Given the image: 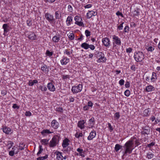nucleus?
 <instances>
[{"label": "nucleus", "instance_id": "obj_1", "mask_svg": "<svg viewBox=\"0 0 160 160\" xmlns=\"http://www.w3.org/2000/svg\"><path fill=\"white\" fill-rule=\"evenodd\" d=\"M133 140L130 139L123 146L124 151L123 152V156L127 155V153L130 154L132 152L133 148Z\"/></svg>", "mask_w": 160, "mask_h": 160}, {"label": "nucleus", "instance_id": "obj_2", "mask_svg": "<svg viewBox=\"0 0 160 160\" xmlns=\"http://www.w3.org/2000/svg\"><path fill=\"white\" fill-rule=\"evenodd\" d=\"M134 58L137 62H141L144 58V56L142 52L138 51L135 52Z\"/></svg>", "mask_w": 160, "mask_h": 160}, {"label": "nucleus", "instance_id": "obj_3", "mask_svg": "<svg viewBox=\"0 0 160 160\" xmlns=\"http://www.w3.org/2000/svg\"><path fill=\"white\" fill-rule=\"evenodd\" d=\"M59 142V137L57 135L54 136L49 143V146L53 148L56 146Z\"/></svg>", "mask_w": 160, "mask_h": 160}, {"label": "nucleus", "instance_id": "obj_4", "mask_svg": "<svg viewBox=\"0 0 160 160\" xmlns=\"http://www.w3.org/2000/svg\"><path fill=\"white\" fill-rule=\"evenodd\" d=\"M97 56L100 57L97 61L98 63L105 62L106 61V58L104 57V55L102 52H98L97 53Z\"/></svg>", "mask_w": 160, "mask_h": 160}, {"label": "nucleus", "instance_id": "obj_5", "mask_svg": "<svg viewBox=\"0 0 160 160\" xmlns=\"http://www.w3.org/2000/svg\"><path fill=\"white\" fill-rule=\"evenodd\" d=\"M82 89V85L79 84L78 86H73L72 88V91L73 93H76L80 92Z\"/></svg>", "mask_w": 160, "mask_h": 160}, {"label": "nucleus", "instance_id": "obj_6", "mask_svg": "<svg viewBox=\"0 0 160 160\" xmlns=\"http://www.w3.org/2000/svg\"><path fill=\"white\" fill-rule=\"evenodd\" d=\"M112 39L113 44H115L118 46H120L121 45V40L118 36L116 35L113 36Z\"/></svg>", "mask_w": 160, "mask_h": 160}, {"label": "nucleus", "instance_id": "obj_7", "mask_svg": "<svg viewBox=\"0 0 160 160\" xmlns=\"http://www.w3.org/2000/svg\"><path fill=\"white\" fill-rule=\"evenodd\" d=\"M45 17L47 20L50 22H55V19L54 18L53 15L50 13H47L45 14Z\"/></svg>", "mask_w": 160, "mask_h": 160}, {"label": "nucleus", "instance_id": "obj_8", "mask_svg": "<svg viewBox=\"0 0 160 160\" xmlns=\"http://www.w3.org/2000/svg\"><path fill=\"white\" fill-rule=\"evenodd\" d=\"M102 42L103 44L107 47H109L110 45V41L109 39L107 38H103L102 39Z\"/></svg>", "mask_w": 160, "mask_h": 160}, {"label": "nucleus", "instance_id": "obj_9", "mask_svg": "<svg viewBox=\"0 0 160 160\" xmlns=\"http://www.w3.org/2000/svg\"><path fill=\"white\" fill-rule=\"evenodd\" d=\"M142 131L141 132V134L143 135H148L150 134V129L149 127H145L142 128Z\"/></svg>", "mask_w": 160, "mask_h": 160}, {"label": "nucleus", "instance_id": "obj_10", "mask_svg": "<svg viewBox=\"0 0 160 160\" xmlns=\"http://www.w3.org/2000/svg\"><path fill=\"white\" fill-rule=\"evenodd\" d=\"M55 154L56 155V160H63L62 152L57 151L55 152Z\"/></svg>", "mask_w": 160, "mask_h": 160}, {"label": "nucleus", "instance_id": "obj_11", "mask_svg": "<svg viewBox=\"0 0 160 160\" xmlns=\"http://www.w3.org/2000/svg\"><path fill=\"white\" fill-rule=\"evenodd\" d=\"M58 122L55 120H53L51 123V127L54 129H56L58 128L59 127Z\"/></svg>", "mask_w": 160, "mask_h": 160}, {"label": "nucleus", "instance_id": "obj_12", "mask_svg": "<svg viewBox=\"0 0 160 160\" xmlns=\"http://www.w3.org/2000/svg\"><path fill=\"white\" fill-rule=\"evenodd\" d=\"M69 59L67 57L63 56V58L60 60V62L62 65H66L69 62Z\"/></svg>", "mask_w": 160, "mask_h": 160}, {"label": "nucleus", "instance_id": "obj_13", "mask_svg": "<svg viewBox=\"0 0 160 160\" xmlns=\"http://www.w3.org/2000/svg\"><path fill=\"white\" fill-rule=\"evenodd\" d=\"M47 87L49 90L52 92L55 91L56 88L53 85L52 82H49L47 84Z\"/></svg>", "mask_w": 160, "mask_h": 160}, {"label": "nucleus", "instance_id": "obj_14", "mask_svg": "<svg viewBox=\"0 0 160 160\" xmlns=\"http://www.w3.org/2000/svg\"><path fill=\"white\" fill-rule=\"evenodd\" d=\"M96 135V133L95 131L94 130L92 131L88 137V139L89 140H92L95 137Z\"/></svg>", "mask_w": 160, "mask_h": 160}, {"label": "nucleus", "instance_id": "obj_15", "mask_svg": "<svg viewBox=\"0 0 160 160\" xmlns=\"http://www.w3.org/2000/svg\"><path fill=\"white\" fill-rule=\"evenodd\" d=\"M69 142V139L67 138H65L63 141L62 146L63 148H66L69 145L68 142Z\"/></svg>", "mask_w": 160, "mask_h": 160}, {"label": "nucleus", "instance_id": "obj_16", "mask_svg": "<svg viewBox=\"0 0 160 160\" xmlns=\"http://www.w3.org/2000/svg\"><path fill=\"white\" fill-rule=\"evenodd\" d=\"M85 122L84 120H82L79 121L78 123V127L82 129L84 128V124Z\"/></svg>", "mask_w": 160, "mask_h": 160}, {"label": "nucleus", "instance_id": "obj_17", "mask_svg": "<svg viewBox=\"0 0 160 160\" xmlns=\"http://www.w3.org/2000/svg\"><path fill=\"white\" fill-rule=\"evenodd\" d=\"M3 131L4 132L7 134L12 133L11 129L6 127H4L3 128Z\"/></svg>", "mask_w": 160, "mask_h": 160}, {"label": "nucleus", "instance_id": "obj_18", "mask_svg": "<svg viewBox=\"0 0 160 160\" xmlns=\"http://www.w3.org/2000/svg\"><path fill=\"white\" fill-rule=\"evenodd\" d=\"M28 35V38L31 40H35L36 38V34L32 32H30V33Z\"/></svg>", "mask_w": 160, "mask_h": 160}, {"label": "nucleus", "instance_id": "obj_19", "mask_svg": "<svg viewBox=\"0 0 160 160\" xmlns=\"http://www.w3.org/2000/svg\"><path fill=\"white\" fill-rule=\"evenodd\" d=\"M2 28L4 29V33H7L10 30L9 27L7 24H4L3 25Z\"/></svg>", "mask_w": 160, "mask_h": 160}, {"label": "nucleus", "instance_id": "obj_20", "mask_svg": "<svg viewBox=\"0 0 160 160\" xmlns=\"http://www.w3.org/2000/svg\"><path fill=\"white\" fill-rule=\"evenodd\" d=\"M89 126L91 127H89V128H92L94 124V118L93 117L92 118L89 120Z\"/></svg>", "mask_w": 160, "mask_h": 160}, {"label": "nucleus", "instance_id": "obj_21", "mask_svg": "<svg viewBox=\"0 0 160 160\" xmlns=\"http://www.w3.org/2000/svg\"><path fill=\"white\" fill-rule=\"evenodd\" d=\"M38 82V81L37 80L35 79L33 80H30L28 82V85L30 86H32L34 84L37 83Z\"/></svg>", "mask_w": 160, "mask_h": 160}, {"label": "nucleus", "instance_id": "obj_22", "mask_svg": "<svg viewBox=\"0 0 160 160\" xmlns=\"http://www.w3.org/2000/svg\"><path fill=\"white\" fill-rule=\"evenodd\" d=\"M72 21V16H68L66 20L67 25L68 26L71 24V22Z\"/></svg>", "mask_w": 160, "mask_h": 160}, {"label": "nucleus", "instance_id": "obj_23", "mask_svg": "<svg viewBox=\"0 0 160 160\" xmlns=\"http://www.w3.org/2000/svg\"><path fill=\"white\" fill-rule=\"evenodd\" d=\"M49 139H41L40 141L42 144L46 145L49 143Z\"/></svg>", "mask_w": 160, "mask_h": 160}, {"label": "nucleus", "instance_id": "obj_24", "mask_svg": "<svg viewBox=\"0 0 160 160\" xmlns=\"http://www.w3.org/2000/svg\"><path fill=\"white\" fill-rule=\"evenodd\" d=\"M41 133L43 136H45L46 133L50 134L52 133V132H50V130L48 129H44L43 130Z\"/></svg>", "mask_w": 160, "mask_h": 160}, {"label": "nucleus", "instance_id": "obj_25", "mask_svg": "<svg viewBox=\"0 0 160 160\" xmlns=\"http://www.w3.org/2000/svg\"><path fill=\"white\" fill-rule=\"evenodd\" d=\"M154 88L152 85H149L146 87V91L147 92H151L153 90Z\"/></svg>", "mask_w": 160, "mask_h": 160}, {"label": "nucleus", "instance_id": "obj_26", "mask_svg": "<svg viewBox=\"0 0 160 160\" xmlns=\"http://www.w3.org/2000/svg\"><path fill=\"white\" fill-rule=\"evenodd\" d=\"M146 48L148 51L151 52H152L154 50V48L153 47L149 46V45L146 46Z\"/></svg>", "mask_w": 160, "mask_h": 160}, {"label": "nucleus", "instance_id": "obj_27", "mask_svg": "<svg viewBox=\"0 0 160 160\" xmlns=\"http://www.w3.org/2000/svg\"><path fill=\"white\" fill-rule=\"evenodd\" d=\"M114 148L115 150L118 152L120 149L122 148V146L119 144H117L115 145Z\"/></svg>", "mask_w": 160, "mask_h": 160}, {"label": "nucleus", "instance_id": "obj_28", "mask_svg": "<svg viewBox=\"0 0 160 160\" xmlns=\"http://www.w3.org/2000/svg\"><path fill=\"white\" fill-rule=\"evenodd\" d=\"M88 46L89 44L86 42H83L82 43L81 45L82 48L86 50L89 48Z\"/></svg>", "mask_w": 160, "mask_h": 160}, {"label": "nucleus", "instance_id": "obj_29", "mask_svg": "<svg viewBox=\"0 0 160 160\" xmlns=\"http://www.w3.org/2000/svg\"><path fill=\"white\" fill-rule=\"evenodd\" d=\"M154 156V154L151 152H149L147 153V157L148 159H151L153 158Z\"/></svg>", "mask_w": 160, "mask_h": 160}, {"label": "nucleus", "instance_id": "obj_30", "mask_svg": "<svg viewBox=\"0 0 160 160\" xmlns=\"http://www.w3.org/2000/svg\"><path fill=\"white\" fill-rule=\"evenodd\" d=\"M150 111L149 109H145L144 111V113L145 116L148 117L150 115Z\"/></svg>", "mask_w": 160, "mask_h": 160}, {"label": "nucleus", "instance_id": "obj_31", "mask_svg": "<svg viewBox=\"0 0 160 160\" xmlns=\"http://www.w3.org/2000/svg\"><path fill=\"white\" fill-rule=\"evenodd\" d=\"M41 70L44 72H48V71L47 66L46 65H44L41 67Z\"/></svg>", "mask_w": 160, "mask_h": 160}, {"label": "nucleus", "instance_id": "obj_32", "mask_svg": "<svg viewBox=\"0 0 160 160\" xmlns=\"http://www.w3.org/2000/svg\"><path fill=\"white\" fill-rule=\"evenodd\" d=\"M13 142L11 141H8V142L7 146L8 147V150L10 149L13 145Z\"/></svg>", "mask_w": 160, "mask_h": 160}, {"label": "nucleus", "instance_id": "obj_33", "mask_svg": "<svg viewBox=\"0 0 160 160\" xmlns=\"http://www.w3.org/2000/svg\"><path fill=\"white\" fill-rule=\"evenodd\" d=\"M25 146V144L23 143H20L19 144V145L18 146V149L22 150L26 148Z\"/></svg>", "mask_w": 160, "mask_h": 160}, {"label": "nucleus", "instance_id": "obj_34", "mask_svg": "<svg viewBox=\"0 0 160 160\" xmlns=\"http://www.w3.org/2000/svg\"><path fill=\"white\" fill-rule=\"evenodd\" d=\"M59 39V37H58L56 36H54L52 38V41L55 42H58Z\"/></svg>", "mask_w": 160, "mask_h": 160}, {"label": "nucleus", "instance_id": "obj_35", "mask_svg": "<svg viewBox=\"0 0 160 160\" xmlns=\"http://www.w3.org/2000/svg\"><path fill=\"white\" fill-rule=\"evenodd\" d=\"M156 73L153 72L152 74V77L151 78V80L152 82H154L155 81V80L156 79Z\"/></svg>", "mask_w": 160, "mask_h": 160}, {"label": "nucleus", "instance_id": "obj_36", "mask_svg": "<svg viewBox=\"0 0 160 160\" xmlns=\"http://www.w3.org/2000/svg\"><path fill=\"white\" fill-rule=\"evenodd\" d=\"M48 155H46L45 156L39 157L37 158V160H43L48 158Z\"/></svg>", "mask_w": 160, "mask_h": 160}, {"label": "nucleus", "instance_id": "obj_37", "mask_svg": "<svg viewBox=\"0 0 160 160\" xmlns=\"http://www.w3.org/2000/svg\"><path fill=\"white\" fill-rule=\"evenodd\" d=\"M53 52H50L49 50H48L46 52V54L49 57H50L53 55Z\"/></svg>", "mask_w": 160, "mask_h": 160}, {"label": "nucleus", "instance_id": "obj_38", "mask_svg": "<svg viewBox=\"0 0 160 160\" xmlns=\"http://www.w3.org/2000/svg\"><path fill=\"white\" fill-rule=\"evenodd\" d=\"M93 11H89L87 13V16L88 18H90L93 16Z\"/></svg>", "mask_w": 160, "mask_h": 160}, {"label": "nucleus", "instance_id": "obj_39", "mask_svg": "<svg viewBox=\"0 0 160 160\" xmlns=\"http://www.w3.org/2000/svg\"><path fill=\"white\" fill-rule=\"evenodd\" d=\"M39 150L37 153V155L39 156V154L41 153L43 150V149L42 148V146L41 145H40L39 146Z\"/></svg>", "mask_w": 160, "mask_h": 160}, {"label": "nucleus", "instance_id": "obj_40", "mask_svg": "<svg viewBox=\"0 0 160 160\" xmlns=\"http://www.w3.org/2000/svg\"><path fill=\"white\" fill-rule=\"evenodd\" d=\"M75 24H76L79 26H81L83 27H84V24L82 22H81L80 21H76V22H75Z\"/></svg>", "mask_w": 160, "mask_h": 160}, {"label": "nucleus", "instance_id": "obj_41", "mask_svg": "<svg viewBox=\"0 0 160 160\" xmlns=\"http://www.w3.org/2000/svg\"><path fill=\"white\" fill-rule=\"evenodd\" d=\"M39 89L42 91H45L47 90V88L46 87H43L42 86H40L39 87Z\"/></svg>", "mask_w": 160, "mask_h": 160}, {"label": "nucleus", "instance_id": "obj_42", "mask_svg": "<svg viewBox=\"0 0 160 160\" xmlns=\"http://www.w3.org/2000/svg\"><path fill=\"white\" fill-rule=\"evenodd\" d=\"M85 33L87 37L90 36L91 35V32L89 31L88 30H86L85 31Z\"/></svg>", "mask_w": 160, "mask_h": 160}, {"label": "nucleus", "instance_id": "obj_43", "mask_svg": "<svg viewBox=\"0 0 160 160\" xmlns=\"http://www.w3.org/2000/svg\"><path fill=\"white\" fill-rule=\"evenodd\" d=\"M69 38L71 40H73L74 39V35L73 33H71L68 35Z\"/></svg>", "mask_w": 160, "mask_h": 160}, {"label": "nucleus", "instance_id": "obj_44", "mask_svg": "<svg viewBox=\"0 0 160 160\" xmlns=\"http://www.w3.org/2000/svg\"><path fill=\"white\" fill-rule=\"evenodd\" d=\"M130 93V91L129 90H127L124 92V95L127 97H128Z\"/></svg>", "mask_w": 160, "mask_h": 160}, {"label": "nucleus", "instance_id": "obj_45", "mask_svg": "<svg viewBox=\"0 0 160 160\" xmlns=\"http://www.w3.org/2000/svg\"><path fill=\"white\" fill-rule=\"evenodd\" d=\"M61 14H59L58 11H57L55 12L56 18L57 19H59L61 17Z\"/></svg>", "mask_w": 160, "mask_h": 160}, {"label": "nucleus", "instance_id": "obj_46", "mask_svg": "<svg viewBox=\"0 0 160 160\" xmlns=\"http://www.w3.org/2000/svg\"><path fill=\"white\" fill-rule=\"evenodd\" d=\"M75 136L76 138H79L80 137H82V133H80L78 134V133H76Z\"/></svg>", "mask_w": 160, "mask_h": 160}, {"label": "nucleus", "instance_id": "obj_47", "mask_svg": "<svg viewBox=\"0 0 160 160\" xmlns=\"http://www.w3.org/2000/svg\"><path fill=\"white\" fill-rule=\"evenodd\" d=\"M115 117L116 118V119H118L120 117V115L119 112H117L114 114Z\"/></svg>", "mask_w": 160, "mask_h": 160}, {"label": "nucleus", "instance_id": "obj_48", "mask_svg": "<svg viewBox=\"0 0 160 160\" xmlns=\"http://www.w3.org/2000/svg\"><path fill=\"white\" fill-rule=\"evenodd\" d=\"M27 25H28L29 26H30L32 25V21L29 20H27Z\"/></svg>", "mask_w": 160, "mask_h": 160}, {"label": "nucleus", "instance_id": "obj_49", "mask_svg": "<svg viewBox=\"0 0 160 160\" xmlns=\"http://www.w3.org/2000/svg\"><path fill=\"white\" fill-rule=\"evenodd\" d=\"M124 23L123 22H122L121 24H120L118 27V28L119 30H121L123 28V24Z\"/></svg>", "mask_w": 160, "mask_h": 160}, {"label": "nucleus", "instance_id": "obj_50", "mask_svg": "<svg viewBox=\"0 0 160 160\" xmlns=\"http://www.w3.org/2000/svg\"><path fill=\"white\" fill-rule=\"evenodd\" d=\"M62 78L63 79H67L69 78V75H62Z\"/></svg>", "mask_w": 160, "mask_h": 160}, {"label": "nucleus", "instance_id": "obj_51", "mask_svg": "<svg viewBox=\"0 0 160 160\" xmlns=\"http://www.w3.org/2000/svg\"><path fill=\"white\" fill-rule=\"evenodd\" d=\"M155 144V142H152L151 143L148 144V145H147V147L150 148L152 147V146H153Z\"/></svg>", "mask_w": 160, "mask_h": 160}, {"label": "nucleus", "instance_id": "obj_52", "mask_svg": "<svg viewBox=\"0 0 160 160\" xmlns=\"http://www.w3.org/2000/svg\"><path fill=\"white\" fill-rule=\"evenodd\" d=\"M124 81L123 79H121L119 81V83L121 86H122L124 85Z\"/></svg>", "mask_w": 160, "mask_h": 160}, {"label": "nucleus", "instance_id": "obj_53", "mask_svg": "<svg viewBox=\"0 0 160 160\" xmlns=\"http://www.w3.org/2000/svg\"><path fill=\"white\" fill-rule=\"evenodd\" d=\"M89 48H90L92 50H94L95 49V46L93 45H89Z\"/></svg>", "mask_w": 160, "mask_h": 160}, {"label": "nucleus", "instance_id": "obj_54", "mask_svg": "<svg viewBox=\"0 0 160 160\" xmlns=\"http://www.w3.org/2000/svg\"><path fill=\"white\" fill-rule=\"evenodd\" d=\"M63 152H65L68 153L70 151V150L68 149V148H63Z\"/></svg>", "mask_w": 160, "mask_h": 160}, {"label": "nucleus", "instance_id": "obj_55", "mask_svg": "<svg viewBox=\"0 0 160 160\" xmlns=\"http://www.w3.org/2000/svg\"><path fill=\"white\" fill-rule=\"evenodd\" d=\"M132 49L131 48H127L126 50V51L127 53H130L132 51Z\"/></svg>", "mask_w": 160, "mask_h": 160}, {"label": "nucleus", "instance_id": "obj_56", "mask_svg": "<svg viewBox=\"0 0 160 160\" xmlns=\"http://www.w3.org/2000/svg\"><path fill=\"white\" fill-rule=\"evenodd\" d=\"M31 114V112L29 111H27L25 113V115L27 116H30Z\"/></svg>", "mask_w": 160, "mask_h": 160}, {"label": "nucleus", "instance_id": "obj_57", "mask_svg": "<svg viewBox=\"0 0 160 160\" xmlns=\"http://www.w3.org/2000/svg\"><path fill=\"white\" fill-rule=\"evenodd\" d=\"M14 154V152H13V150H11L9 151V155L11 156H13Z\"/></svg>", "mask_w": 160, "mask_h": 160}, {"label": "nucleus", "instance_id": "obj_58", "mask_svg": "<svg viewBox=\"0 0 160 160\" xmlns=\"http://www.w3.org/2000/svg\"><path fill=\"white\" fill-rule=\"evenodd\" d=\"M12 108H17V109H18L19 108V106H18L17 104H13Z\"/></svg>", "mask_w": 160, "mask_h": 160}, {"label": "nucleus", "instance_id": "obj_59", "mask_svg": "<svg viewBox=\"0 0 160 160\" xmlns=\"http://www.w3.org/2000/svg\"><path fill=\"white\" fill-rule=\"evenodd\" d=\"M129 27L128 26H126L124 28V31L125 32H128L129 31Z\"/></svg>", "mask_w": 160, "mask_h": 160}, {"label": "nucleus", "instance_id": "obj_60", "mask_svg": "<svg viewBox=\"0 0 160 160\" xmlns=\"http://www.w3.org/2000/svg\"><path fill=\"white\" fill-rule=\"evenodd\" d=\"M125 87L126 88H128L130 87V83L129 82L127 81L125 85Z\"/></svg>", "mask_w": 160, "mask_h": 160}, {"label": "nucleus", "instance_id": "obj_61", "mask_svg": "<svg viewBox=\"0 0 160 160\" xmlns=\"http://www.w3.org/2000/svg\"><path fill=\"white\" fill-rule=\"evenodd\" d=\"M88 105L90 107H92L93 105V103L91 101H89L88 102Z\"/></svg>", "mask_w": 160, "mask_h": 160}, {"label": "nucleus", "instance_id": "obj_62", "mask_svg": "<svg viewBox=\"0 0 160 160\" xmlns=\"http://www.w3.org/2000/svg\"><path fill=\"white\" fill-rule=\"evenodd\" d=\"M92 6V5L91 4H88L85 5L84 7L85 8H89Z\"/></svg>", "mask_w": 160, "mask_h": 160}, {"label": "nucleus", "instance_id": "obj_63", "mask_svg": "<svg viewBox=\"0 0 160 160\" xmlns=\"http://www.w3.org/2000/svg\"><path fill=\"white\" fill-rule=\"evenodd\" d=\"M77 151L79 152V154L81 153H83L84 152L82 149L79 148H78L77 149Z\"/></svg>", "mask_w": 160, "mask_h": 160}, {"label": "nucleus", "instance_id": "obj_64", "mask_svg": "<svg viewBox=\"0 0 160 160\" xmlns=\"http://www.w3.org/2000/svg\"><path fill=\"white\" fill-rule=\"evenodd\" d=\"M116 14L117 16H121L122 17H123V15L119 11H118L116 13Z\"/></svg>", "mask_w": 160, "mask_h": 160}]
</instances>
